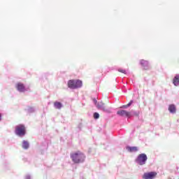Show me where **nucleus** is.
<instances>
[{
  "label": "nucleus",
  "instance_id": "nucleus-1",
  "mask_svg": "<svg viewBox=\"0 0 179 179\" xmlns=\"http://www.w3.org/2000/svg\"><path fill=\"white\" fill-rule=\"evenodd\" d=\"M71 159H72V162L76 164L79 163H83L85 162V159H86V156H85V154L80 151H77L76 152H73L71 154Z\"/></svg>",
  "mask_w": 179,
  "mask_h": 179
},
{
  "label": "nucleus",
  "instance_id": "nucleus-2",
  "mask_svg": "<svg viewBox=\"0 0 179 179\" xmlns=\"http://www.w3.org/2000/svg\"><path fill=\"white\" fill-rule=\"evenodd\" d=\"M67 85L69 89H78L82 87L83 84L80 80H70L68 81Z\"/></svg>",
  "mask_w": 179,
  "mask_h": 179
},
{
  "label": "nucleus",
  "instance_id": "nucleus-3",
  "mask_svg": "<svg viewBox=\"0 0 179 179\" xmlns=\"http://www.w3.org/2000/svg\"><path fill=\"white\" fill-rule=\"evenodd\" d=\"M15 132L18 136H24L26 135V127L24 124H18L15 127Z\"/></svg>",
  "mask_w": 179,
  "mask_h": 179
},
{
  "label": "nucleus",
  "instance_id": "nucleus-4",
  "mask_svg": "<svg viewBox=\"0 0 179 179\" xmlns=\"http://www.w3.org/2000/svg\"><path fill=\"white\" fill-rule=\"evenodd\" d=\"M94 103L96 106L99 110H102V111H106V113H110V109L111 108L106 106V105L103 102H100L97 103V100L96 99H93Z\"/></svg>",
  "mask_w": 179,
  "mask_h": 179
},
{
  "label": "nucleus",
  "instance_id": "nucleus-5",
  "mask_svg": "<svg viewBox=\"0 0 179 179\" xmlns=\"http://www.w3.org/2000/svg\"><path fill=\"white\" fill-rule=\"evenodd\" d=\"M148 160V156L146 154H140L137 159H136V163L140 166H143L146 164V161Z\"/></svg>",
  "mask_w": 179,
  "mask_h": 179
},
{
  "label": "nucleus",
  "instance_id": "nucleus-6",
  "mask_svg": "<svg viewBox=\"0 0 179 179\" xmlns=\"http://www.w3.org/2000/svg\"><path fill=\"white\" fill-rule=\"evenodd\" d=\"M157 177V172L150 171L144 173L143 175V179H155Z\"/></svg>",
  "mask_w": 179,
  "mask_h": 179
},
{
  "label": "nucleus",
  "instance_id": "nucleus-7",
  "mask_svg": "<svg viewBox=\"0 0 179 179\" xmlns=\"http://www.w3.org/2000/svg\"><path fill=\"white\" fill-rule=\"evenodd\" d=\"M117 115L120 117H131V112H128L124 110H120L117 111Z\"/></svg>",
  "mask_w": 179,
  "mask_h": 179
},
{
  "label": "nucleus",
  "instance_id": "nucleus-8",
  "mask_svg": "<svg viewBox=\"0 0 179 179\" xmlns=\"http://www.w3.org/2000/svg\"><path fill=\"white\" fill-rule=\"evenodd\" d=\"M16 89L18 90V92H20L22 93L26 92V87H24V84L22 83H17L16 85Z\"/></svg>",
  "mask_w": 179,
  "mask_h": 179
},
{
  "label": "nucleus",
  "instance_id": "nucleus-9",
  "mask_svg": "<svg viewBox=\"0 0 179 179\" xmlns=\"http://www.w3.org/2000/svg\"><path fill=\"white\" fill-rule=\"evenodd\" d=\"M140 64L144 68V69L145 70L149 69V66H150L149 62L142 59L141 60Z\"/></svg>",
  "mask_w": 179,
  "mask_h": 179
},
{
  "label": "nucleus",
  "instance_id": "nucleus-10",
  "mask_svg": "<svg viewBox=\"0 0 179 179\" xmlns=\"http://www.w3.org/2000/svg\"><path fill=\"white\" fill-rule=\"evenodd\" d=\"M174 86H179V75H176L173 80Z\"/></svg>",
  "mask_w": 179,
  "mask_h": 179
},
{
  "label": "nucleus",
  "instance_id": "nucleus-11",
  "mask_svg": "<svg viewBox=\"0 0 179 179\" xmlns=\"http://www.w3.org/2000/svg\"><path fill=\"white\" fill-rule=\"evenodd\" d=\"M169 111L174 114V113H176V105L174 104L169 105Z\"/></svg>",
  "mask_w": 179,
  "mask_h": 179
},
{
  "label": "nucleus",
  "instance_id": "nucleus-12",
  "mask_svg": "<svg viewBox=\"0 0 179 179\" xmlns=\"http://www.w3.org/2000/svg\"><path fill=\"white\" fill-rule=\"evenodd\" d=\"M126 149L131 153H133L134 152H138V147H127Z\"/></svg>",
  "mask_w": 179,
  "mask_h": 179
},
{
  "label": "nucleus",
  "instance_id": "nucleus-13",
  "mask_svg": "<svg viewBox=\"0 0 179 179\" xmlns=\"http://www.w3.org/2000/svg\"><path fill=\"white\" fill-rule=\"evenodd\" d=\"M54 106L55 108H57L58 110H61L62 108V103L61 102L56 101L54 103Z\"/></svg>",
  "mask_w": 179,
  "mask_h": 179
},
{
  "label": "nucleus",
  "instance_id": "nucleus-14",
  "mask_svg": "<svg viewBox=\"0 0 179 179\" xmlns=\"http://www.w3.org/2000/svg\"><path fill=\"white\" fill-rule=\"evenodd\" d=\"M29 142H27L26 141H22V148H23V149H27L29 148Z\"/></svg>",
  "mask_w": 179,
  "mask_h": 179
},
{
  "label": "nucleus",
  "instance_id": "nucleus-15",
  "mask_svg": "<svg viewBox=\"0 0 179 179\" xmlns=\"http://www.w3.org/2000/svg\"><path fill=\"white\" fill-rule=\"evenodd\" d=\"M118 72H120L121 73H124V75H127V71L123 69H118Z\"/></svg>",
  "mask_w": 179,
  "mask_h": 179
},
{
  "label": "nucleus",
  "instance_id": "nucleus-16",
  "mask_svg": "<svg viewBox=\"0 0 179 179\" xmlns=\"http://www.w3.org/2000/svg\"><path fill=\"white\" fill-rule=\"evenodd\" d=\"M132 103H134V101H130V102L127 105L123 106L122 108H128V107H129V106H131Z\"/></svg>",
  "mask_w": 179,
  "mask_h": 179
},
{
  "label": "nucleus",
  "instance_id": "nucleus-17",
  "mask_svg": "<svg viewBox=\"0 0 179 179\" xmlns=\"http://www.w3.org/2000/svg\"><path fill=\"white\" fill-rule=\"evenodd\" d=\"M99 117H100V115L98 113H94V118L95 120H98V118H99Z\"/></svg>",
  "mask_w": 179,
  "mask_h": 179
},
{
  "label": "nucleus",
  "instance_id": "nucleus-18",
  "mask_svg": "<svg viewBox=\"0 0 179 179\" xmlns=\"http://www.w3.org/2000/svg\"><path fill=\"white\" fill-rule=\"evenodd\" d=\"M1 120H2V116L0 114V121H1Z\"/></svg>",
  "mask_w": 179,
  "mask_h": 179
}]
</instances>
